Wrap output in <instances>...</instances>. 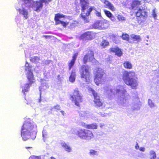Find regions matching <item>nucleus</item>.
Wrapping results in <instances>:
<instances>
[{"instance_id": "nucleus-6", "label": "nucleus", "mask_w": 159, "mask_h": 159, "mask_svg": "<svg viewBox=\"0 0 159 159\" xmlns=\"http://www.w3.org/2000/svg\"><path fill=\"white\" fill-rule=\"evenodd\" d=\"M70 98L72 102L74 103L75 105L80 107V103L83 101V96L77 88L74 90L73 94L71 95Z\"/></svg>"}, {"instance_id": "nucleus-46", "label": "nucleus", "mask_w": 159, "mask_h": 159, "mask_svg": "<svg viewBox=\"0 0 159 159\" xmlns=\"http://www.w3.org/2000/svg\"><path fill=\"white\" fill-rule=\"evenodd\" d=\"M135 148L136 149H138L139 148V147L137 143H136Z\"/></svg>"}, {"instance_id": "nucleus-2", "label": "nucleus", "mask_w": 159, "mask_h": 159, "mask_svg": "<svg viewBox=\"0 0 159 159\" xmlns=\"http://www.w3.org/2000/svg\"><path fill=\"white\" fill-rule=\"evenodd\" d=\"M35 128V126L33 123L25 121L21 129V136L23 139L26 141L30 138L31 134L34 132Z\"/></svg>"}, {"instance_id": "nucleus-35", "label": "nucleus", "mask_w": 159, "mask_h": 159, "mask_svg": "<svg viewBox=\"0 0 159 159\" xmlns=\"http://www.w3.org/2000/svg\"><path fill=\"white\" fill-rule=\"evenodd\" d=\"M89 153L90 155L94 156L98 154V152L94 150L91 149L90 150Z\"/></svg>"}, {"instance_id": "nucleus-48", "label": "nucleus", "mask_w": 159, "mask_h": 159, "mask_svg": "<svg viewBox=\"0 0 159 159\" xmlns=\"http://www.w3.org/2000/svg\"><path fill=\"white\" fill-rule=\"evenodd\" d=\"M96 15L97 16H98L99 17H101V13L100 12H97Z\"/></svg>"}, {"instance_id": "nucleus-29", "label": "nucleus", "mask_w": 159, "mask_h": 159, "mask_svg": "<svg viewBox=\"0 0 159 159\" xmlns=\"http://www.w3.org/2000/svg\"><path fill=\"white\" fill-rule=\"evenodd\" d=\"M121 37L124 40H125L127 41H128L129 43H132V42L129 41V35L127 34H124L123 33L122 34L121 36Z\"/></svg>"}, {"instance_id": "nucleus-16", "label": "nucleus", "mask_w": 159, "mask_h": 159, "mask_svg": "<svg viewBox=\"0 0 159 159\" xmlns=\"http://www.w3.org/2000/svg\"><path fill=\"white\" fill-rule=\"evenodd\" d=\"M26 77L28 80L29 84L31 85L35 82V79L34 77V75L32 72H28L26 75Z\"/></svg>"}, {"instance_id": "nucleus-54", "label": "nucleus", "mask_w": 159, "mask_h": 159, "mask_svg": "<svg viewBox=\"0 0 159 159\" xmlns=\"http://www.w3.org/2000/svg\"><path fill=\"white\" fill-rule=\"evenodd\" d=\"M157 159H159V157Z\"/></svg>"}, {"instance_id": "nucleus-31", "label": "nucleus", "mask_w": 159, "mask_h": 159, "mask_svg": "<svg viewBox=\"0 0 159 159\" xmlns=\"http://www.w3.org/2000/svg\"><path fill=\"white\" fill-rule=\"evenodd\" d=\"M25 70L26 71H28V72H32L31 71V68H32L31 66L30 65L29 63L26 61L25 62Z\"/></svg>"}, {"instance_id": "nucleus-34", "label": "nucleus", "mask_w": 159, "mask_h": 159, "mask_svg": "<svg viewBox=\"0 0 159 159\" xmlns=\"http://www.w3.org/2000/svg\"><path fill=\"white\" fill-rule=\"evenodd\" d=\"M77 22L74 21L73 22L70 23L69 26L68 27L70 29L74 28L77 25Z\"/></svg>"}, {"instance_id": "nucleus-19", "label": "nucleus", "mask_w": 159, "mask_h": 159, "mask_svg": "<svg viewBox=\"0 0 159 159\" xmlns=\"http://www.w3.org/2000/svg\"><path fill=\"white\" fill-rule=\"evenodd\" d=\"M43 3L41 0L36 1L35 5L36 9L35 11L37 12L40 11L43 7Z\"/></svg>"}, {"instance_id": "nucleus-17", "label": "nucleus", "mask_w": 159, "mask_h": 159, "mask_svg": "<svg viewBox=\"0 0 159 159\" xmlns=\"http://www.w3.org/2000/svg\"><path fill=\"white\" fill-rule=\"evenodd\" d=\"M17 10L18 11L20 14L22 15L25 19H27L28 17V12L25 8L22 9L19 8Z\"/></svg>"}, {"instance_id": "nucleus-33", "label": "nucleus", "mask_w": 159, "mask_h": 159, "mask_svg": "<svg viewBox=\"0 0 159 159\" xmlns=\"http://www.w3.org/2000/svg\"><path fill=\"white\" fill-rule=\"evenodd\" d=\"M103 11L104 13L107 17L109 18L111 16L112 14L109 11L106 10H104Z\"/></svg>"}, {"instance_id": "nucleus-28", "label": "nucleus", "mask_w": 159, "mask_h": 159, "mask_svg": "<svg viewBox=\"0 0 159 159\" xmlns=\"http://www.w3.org/2000/svg\"><path fill=\"white\" fill-rule=\"evenodd\" d=\"M30 84H29L26 83L25 85L24 86L22 90V92L25 96V93L27 92L28 91V90L29 89L30 86Z\"/></svg>"}, {"instance_id": "nucleus-37", "label": "nucleus", "mask_w": 159, "mask_h": 159, "mask_svg": "<svg viewBox=\"0 0 159 159\" xmlns=\"http://www.w3.org/2000/svg\"><path fill=\"white\" fill-rule=\"evenodd\" d=\"M21 1L23 2L24 4L25 5L31 3L33 0H21Z\"/></svg>"}, {"instance_id": "nucleus-8", "label": "nucleus", "mask_w": 159, "mask_h": 159, "mask_svg": "<svg viewBox=\"0 0 159 159\" xmlns=\"http://www.w3.org/2000/svg\"><path fill=\"white\" fill-rule=\"evenodd\" d=\"M92 93L93 96V101L96 107H104L105 105L103 102L101 100L98 93L93 89H91Z\"/></svg>"}, {"instance_id": "nucleus-51", "label": "nucleus", "mask_w": 159, "mask_h": 159, "mask_svg": "<svg viewBox=\"0 0 159 159\" xmlns=\"http://www.w3.org/2000/svg\"><path fill=\"white\" fill-rule=\"evenodd\" d=\"M43 36L46 38H47L48 37V36L47 35H44Z\"/></svg>"}, {"instance_id": "nucleus-38", "label": "nucleus", "mask_w": 159, "mask_h": 159, "mask_svg": "<svg viewBox=\"0 0 159 159\" xmlns=\"http://www.w3.org/2000/svg\"><path fill=\"white\" fill-rule=\"evenodd\" d=\"M53 108L56 111H57L60 110L61 107L60 105L57 104L53 107Z\"/></svg>"}, {"instance_id": "nucleus-9", "label": "nucleus", "mask_w": 159, "mask_h": 159, "mask_svg": "<svg viewBox=\"0 0 159 159\" xmlns=\"http://www.w3.org/2000/svg\"><path fill=\"white\" fill-rule=\"evenodd\" d=\"M94 53L92 49H89L87 52L84 56L82 61L84 64H86L88 62H92L95 60L94 57Z\"/></svg>"}, {"instance_id": "nucleus-26", "label": "nucleus", "mask_w": 159, "mask_h": 159, "mask_svg": "<svg viewBox=\"0 0 159 159\" xmlns=\"http://www.w3.org/2000/svg\"><path fill=\"white\" fill-rule=\"evenodd\" d=\"M109 45L108 41L105 39H103L100 43V46L102 48H105Z\"/></svg>"}, {"instance_id": "nucleus-45", "label": "nucleus", "mask_w": 159, "mask_h": 159, "mask_svg": "<svg viewBox=\"0 0 159 159\" xmlns=\"http://www.w3.org/2000/svg\"><path fill=\"white\" fill-rule=\"evenodd\" d=\"M139 150L140 151H142V152H144L145 150V148H144L143 147H141L139 149Z\"/></svg>"}, {"instance_id": "nucleus-13", "label": "nucleus", "mask_w": 159, "mask_h": 159, "mask_svg": "<svg viewBox=\"0 0 159 159\" xmlns=\"http://www.w3.org/2000/svg\"><path fill=\"white\" fill-rule=\"evenodd\" d=\"M109 52L110 53H114L116 55L119 57H121L123 54V52L120 48L118 47H112L109 49Z\"/></svg>"}, {"instance_id": "nucleus-53", "label": "nucleus", "mask_w": 159, "mask_h": 159, "mask_svg": "<svg viewBox=\"0 0 159 159\" xmlns=\"http://www.w3.org/2000/svg\"><path fill=\"white\" fill-rule=\"evenodd\" d=\"M28 103H28V102L27 103V104H28Z\"/></svg>"}, {"instance_id": "nucleus-18", "label": "nucleus", "mask_w": 159, "mask_h": 159, "mask_svg": "<svg viewBox=\"0 0 159 159\" xmlns=\"http://www.w3.org/2000/svg\"><path fill=\"white\" fill-rule=\"evenodd\" d=\"M103 3L105 5V7L108 8L112 11L116 10V8L110 2L107 0H104Z\"/></svg>"}, {"instance_id": "nucleus-7", "label": "nucleus", "mask_w": 159, "mask_h": 159, "mask_svg": "<svg viewBox=\"0 0 159 159\" xmlns=\"http://www.w3.org/2000/svg\"><path fill=\"white\" fill-rule=\"evenodd\" d=\"M105 73L103 70L101 68H97L95 69L94 73V82L97 85L101 84L102 82L105 81L103 76Z\"/></svg>"}, {"instance_id": "nucleus-23", "label": "nucleus", "mask_w": 159, "mask_h": 159, "mask_svg": "<svg viewBox=\"0 0 159 159\" xmlns=\"http://www.w3.org/2000/svg\"><path fill=\"white\" fill-rule=\"evenodd\" d=\"M86 128L88 129H96L98 128V125L96 123L86 125Z\"/></svg>"}, {"instance_id": "nucleus-50", "label": "nucleus", "mask_w": 159, "mask_h": 159, "mask_svg": "<svg viewBox=\"0 0 159 159\" xmlns=\"http://www.w3.org/2000/svg\"><path fill=\"white\" fill-rule=\"evenodd\" d=\"M32 148L31 147H26V148L27 149H30V148Z\"/></svg>"}, {"instance_id": "nucleus-15", "label": "nucleus", "mask_w": 159, "mask_h": 159, "mask_svg": "<svg viewBox=\"0 0 159 159\" xmlns=\"http://www.w3.org/2000/svg\"><path fill=\"white\" fill-rule=\"evenodd\" d=\"M80 2L81 11L84 12L89 6V0H80Z\"/></svg>"}, {"instance_id": "nucleus-43", "label": "nucleus", "mask_w": 159, "mask_h": 159, "mask_svg": "<svg viewBox=\"0 0 159 159\" xmlns=\"http://www.w3.org/2000/svg\"><path fill=\"white\" fill-rule=\"evenodd\" d=\"M109 18L112 21H114L116 20V18L113 15H112L111 17Z\"/></svg>"}, {"instance_id": "nucleus-3", "label": "nucleus", "mask_w": 159, "mask_h": 159, "mask_svg": "<svg viewBox=\"0 0 159 159\" xmlns=\"http://www.w3.org/2000/svg\"><path fill=\"white\" fill-rule=\"evenodd\" d=\"M79 72L82 80L87 84L90 83L92 78L90 67L87 65H82L79 70Z\"/></svg>"}, {"instance_id": "nucleus-24", "label": "nucleus", "mask_w": 159, "mask_h": 159, "mask_svg": "<svg viewBox=\"0 0 159 159\" xmlns=\"http://www.w3.org/2000/svg\"><path fill=\"white\" fill-rule=\"evenodd\" d=\"M141 4V1L139 0H134L132 2L131 7L134 9L136 7H137Z\"/></svg>"}, {"instance_id": "nucleus-41", "label": "nucleus", "mask_w": 159, "mask_h": 159, "mask_svg": "<svg viewBox=\"0 0 159 159\" xmlns=\"http://www.w3.org/2000/svg\"><path fill=\"white\" fill-rule=\"evenodd\" d=\"M43 3H44L45 4H48L49 2L52 1V0H41Z\"/></svg>"}, {"instance_id": "nucleus-44", "label": "nucleus", "mask_w": 159, "mask_h": 159, "mask_svg": "<svg viewBox=\"0 0 159 159\" xmlns=\"http://www.w3.org/2000/svg\"><path fill=\"white\" fill-rule=\"evenodd\" d=\"M50 62H51L50 61L46 60L45 61V62L44 63V64L45 65H48L49 64V63H50Z\"/></svg>"}, {"instance_id": "nucleus-40", "label": "nucleus", "mask_w": 159, "mask_h": 159, "mask_svg": "<svg viewBox=\"0 0 159 159\" xmlns=\"http://www.w3.org/2000/svg\"><path fill=\"white\" fill-rule=\"evenodd\" d=\"M148 103L150 107H153L154 106V104L152 102V100L150 99L148 100Z\"/></svg>"}, {"instance_id": "nucleus-5", "label": "nucleus", "mask_w": 159, "mask_h": 159, "mask_svg": "<svg viewBox=\"0 0 159 159\" xmlns=\"http://www.w3.org/2000/svg\"><path fill=\"white\" fill-rule=\"evenodd\" d=\"M137 21L139 24L144 23L146 20L148 13L144 8H139L135 13Z\"/></svg>"}, {"instance_id": "nucleus-30", "label": "nucleus", "mask_w": 159, "mask_h": 159, "mask_svg": "<svg viewBox=\"0 0 159 159\" xmlns=\"http://www.w3.org/2000/svg\"><path fill=\"white\" fill-rule=\"evenodd\" d=\"M40 58L37 56H34V57H31L30 58V60L33 63H36L38 62V61L40 60Z\"/></svg>"}, {"instance_id": "nucleus-21", "label": "nucleus", "mask_w": 159, "mask_h": 159, "mask_svg": "<svg viewBox=\"0 0 159 159\" xmlns=\"http://www.w3.org/2000/svg\"><path fill=\"white\" fill-rule=\"evenodd\" d=\"M130 39L137 43L139 42L141 40V38L139 35L132 34L130 35Z\"/></svg>"}, {"instance_id": "nucleus-22", "label": "nucleus", "mask_w": 159, "mask_h": 159, "mask_svg": "<svg viewBox=\"0 0 159 159\" xmlns=\"http://www.w3.org/2000/svg\"><path fill=\"white\" fill-rule=\"evenodd\" d=\"M61 145L65 149L66 151L68 152H70L71 151V147L66 143L64 142L61 143Z\"/></svg>"}, {"instance_id": "nucleus-25", "label": "nucleus", "mask_w": 159, "mask_h": 159, "mask_svg": "<svg viewBox=\"0 0 159 159\" xmlns=\"http://www.w3.org/2000/svg\"><path fill=\"white\" fill-rule=\"evenodd\" d=\"M75 72L73 71H71L70 73V75L69 78V81L70 82L73 83L75 81Z\"/></svg>"}, {"instance_id": "nucleus-52", "label": "nucleus", "mask_w": 159, "mask_h": 159, "mask_svg": "<svg viewBox=\"0 0 159 159\" xmlns=\"http://www.w3.org/2000/svg\"><path fill=\"white\" fill-rule=\"evenodd\" d=\"M104 125H100V127L102 128Z\"/></svg>"}, {"instance_id": "nucleus-4", "label": "nucleus", "mask_w": 159, "mask_h": 159, "mask_svg": "<svg viewBox=\"0 0 159 159\" xmlns=\"http://www.w3.org/2000/svg\"><path fill=\"white\" fill-rule=\"evenodd\" d=\"M76 134L80 139L86 140H91L94 137L92 131L82 128L78 129L76 131Z\"/></svg>"}, {"instance_id": "nucleus-36", "label": "nucleus", "mask_w": 159, "mask_h": 159, "mask_svg": "<svg viewBox=\"0 0 159 159\" xmlns=\"http://www.w3.org/2000/svg\"><path fill=\"white\" fill-rule=\"evenodd\" d=\"M117 18L119 21H122L125 20V17L120 15H118L117 16Z\"/></svg>"}, {"instance_id": "nucleus-39", "label": "nucleus", "mask_w": 159, "mask_h": 159, "mask_svg": "<svg viewBox=\"0 0 159 159\" xmlns=\"http://www.w3.org/2000/svg\"><path fill=\"white\" fill-rule=\"evenodd\" d=\"M29 159H41V156H31Z\"/></svg>"}, {"instance_id": "nucleus-14", "label": "nucleus", "mask_w": 159, "mask_h": 159, "mask_svg": "<svg viewBox=\"0 0 159 159\" xmlns=\"http://www.w3.org/2000/svg\"><path fill=\"white\" fill-rule=\"evenodd\" d=\"M78 53L77 52L74 53L72 57V59L68 63V69L69 70L73 67L77 59Z\"/></svg>"}, {"instance_id": "nucleus-10", "label": "nucleus", "mask_w": 159, "mask_h": 159, "mask_svg": "<svg viewBox=\"0 0 159 159\" xmlns=\"http://www.w3.org/2000/svg\"><path fill=\"white\" fill-rule=\"evenodd\" d=\"M95 36V33L93 31H87L81 34L79 37V39L82 40L90 41L93 39Z\"/></svg>"}, {"instance_id": "nucleus-49", "label": "nucleus", "mask_w": 159, "mask_h": 159, "mask_svg": "<svg viewBox=\"0 0 159 159\" xmlns=\"http://www.w3.org/2000/svg\"><path fill=\"white\" fill-rule=\"evenodd\" d=\"M60 112L63 115H64L65 114V112L63 111H60Z\"/></svg>"}, {"instance_id": "nucleus-12", "label": "nucleus", "mask_w": 159, "mask_h": 159, "mask_svg": "<svg viewBox=\"0 0 159 159\" xmlns=\"http://www.w3.org/2000/svg\"><path fill=\"white\" fill-rule=\"evenodd\" d=\"M65 16L63 14H61L59 13L55 15L54 20L55 21V24L56 25L61 24L64 28H65L69 24V22H66L59 20L61 18H65Z\"/></svg>"}, {"instance_id": "nucleus-11", "label": "nucleus", "mask_w": 159, "mask_h": 159, "mask_svg": "<svg viewBox=\"0 0 159 159\" xmlns=\"http://www.w3.org/2000/svg\"><path fill=\"white\" fill-rule=\"evenodd\" d=\"M106 21L100 20L94 23L92 26L94 29L100 30L105 29L108 27Z\"/></svg>"}, {"instance_id": "nucleus-42", "label": "nucleus", "mask_w": 159, "mask_h": 159, "mask_svg": "<svg viewBox=\"0 0 159 159\" xmlns=\"http://www.w3.org/2000/svg\"><path fill=\"white\" fill-rule=\"evenodd\" d=\"M152 16H153V17L155 19H156V18L157 17V15L154 10H153V11L152 12Z\"/></svg>"}, {"instance_id": "nucleus-47", "label": "nucleus", "mask_w": 159, "mask_h": 159, "mask_svg": "<svg viewBox=\"0 0 159 159\" xmlns=\"http://www.w3.org/2000/svg\"><path fill=\"white\" fill-rule=\"evenodd\" d=\"M81 125L82 127H84L86 128V125L85 123L84 122H82L81 123Z\"/></svg>"}, {"instance_id": "nucleus-27", "label": "nucleus", "mask_w": 159, "mask_h": 159, "mask_svg": "<svg viewBox=\"0 0 159 159\" xmlns=\"http://www.w3.org/2000/svg\"><path fill=\"white\" fill-rule=\"evenodd\" d=\"M123 66L125 68L131 69L132 66L131 63L129 61H125L123 63Z\"/></svg>"}, {"instance_id": "nucleus-32", "label": "nucleus", "mask_w": 159, "mask_h": 159, "mask_svg": "<svg viewBox=\"0 0 159 159\" xmlns=\"http://www.w3.org/2000/svg\"><path fill=\"white\" fill-rule=\"evenodd\" d=\"M150 159H155L156 158L155 152L153 150L151 151L149 153Z\"/></svg>"}, {"instance_id": "nucleus-20", "label": "nucleus", "mask_w": 159, "mask_h": 159, "mask_svg": "<svg viewBox=\"0 0 159 159\" xmlns=\"http://www.w3.org/2000/svg\"><path fill=\"white\" fill-rule=\"evenodd\" d=\"M93 10V7H90L88 10L87 11L86 13H85V16L84 15L81 16L82 18L84 20L85 22L87 23L89 22L88 19L86 16H89L90 15V12Z\"/></svg>"}, {"instance_id": "nucleus-1", "label": "nucleus", "mask_w": 159, "mask_h": 159, "mask_svg": "<svg viewBox=\"0 0 159 159\" xmlns=\"http://www.w3.org/2000/svg\"><path fill=\"white\" fill-rule=\"evenodd\" d=\"M135 72L133 71H125L122 75V79L127 85L130 86L133 89H136L138 85L137 80L133 78L135 76Z\"/></svg>"}]
</instances>
